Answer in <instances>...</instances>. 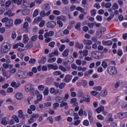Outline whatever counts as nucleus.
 I'll list each match as a JSON object with an SVG mask.
<instances>
[{"label": "nucleus", "instance_id": "nucleus-1", "mask_svg": "<svg viewBox=\"0 0 127 127\" xmlns=\"http://www.w3.org/2000/svg\"><path fill=\"white\" fill-rule=\"evenodd\" d=\"M25 90L26 92H30L31 95L34 96L35 94H38V90H36L33 88V86L31 84H28L25 86Z\"/></svg>", "mask_w": 127, "mask_h": 127}, {"label": "nucleus", "instance_id": "nucleus-2", "mask_svg": "<svg viewBox=\"0 0 127 127\" xmlns=\"http://www.w3.org/2000/svg\"><path fill=\"white\" fill-rule=\"evenodd\" d=\"M2 23H5V26L7 29L10 28L13 24V19H9L8 17H5L1 20Z\"/></svg>", "mask_w": 127, "mask_h": 127}, {"label": "nucleus", "instance_id": "nucleus-3", "mask_svg": "<svg viewBox=\"0 0 127 127\" xmlns=\"http://www.w3.org/2000/svg\"><path fill=\"white\" fill-rule=\"evenodd\" d=\"M10 50V44L5 42L3 44L1 51L4 54H7Z\"/></svg>", "mask_w": 127, "mask_h": 127}, {"label": "nucleus", "instance_id": "nucleus-4", "mask_svg": "<svg viewBox=\"0 0 127 127\" xmlns=\"http://www.w3.org/2000/svg\"><path fill=\"white\" fill-rule=\"evenodd\" d=\"M101 55L102 53L99 51H94L91 53V56L95 59H101Z\"/></svg>", "mask_w": 127, "mask_h": 127}, {"label": "nucleus", "instance_id": "nucleus-5", "mask_svg": "<svg viewBox=\"0 0 127 127\" xmlns=\"http://www.w3.org/2000/svg\"><path fill=\"white\" fill-rule=\"evenodd\" d=\"M108 72L110 75H116L118 73L117 68L114 66H110L108 68Z\"/></svg>", "mask_w": 127, "mask_h": 127}, {"label": "nucleus", "instance_id": "nucleus-6", "mask_svg": "<svg viewBox=\"0 0 127 127\" xmlns=\"http://www.w3.org/2000/svg\"><path fill=\"white\" fill-rule=\"evenodd\" d=\"M46 25L48 28H54L56 26V22L53 21H49L47 23Z\"/></svg>", "mask_w": 127, "mask_h": 127}, {"label": "nucleus", "instance_id": "nucleus-7", "mask_svg": "<svg viewBox=\"0 0 127 127\" xmlns=\"http://www.w3.org/2000/svg\"><path fill=\"white\" fill-rule=\"evenodd\" d=\"M15 14L14 13L12 12V10L10 9L7 10L4 13V15H7L8 17H11V16H13Z\"/></svg>", "mask_w": 127, "mask_h": 127}, {"label": "nucleus", "instance_id": "nucleus-8", "mask_svg": "<svg viewBox=\"0 0 127 127\" xmlns=\"http://www.w3.org/2000/svg\"><path fill=\"white\" fill-rule=\"evenodd\" d=\"M117 117L121 120H123V119H125V118H127V112L123 113H119L117 114Z\"/></svg>", "mask_w": 127, "mask_h": 127}, {"label": "nucleus", "instance_id": "nucleus-9", "mask_svg": "<svg viewBox=\"0 0 127 127\" xmlns=\"http://www.w3.org/2000/svg\"><path fill=\"white\" fill-rule=\"evenodd\" d=\"M29 41V37H28V35L27 34H24L23 35V40L22 42L24 44H26L27 42Z\"/></svg>", "mask_w": 127, "mask_h": 127}, {"label": "nucleus", "instance_id": "nucleus-10", "mask_svg": "<svg viewBox=\"0 0 127 127\" xmlns=\"http://www.w3.org/2000/svg\"><path fill=\"white\" fill-rule=\"evenodd\" d=\"M28 26H29V24L27 22H25L23 26V28L25 33H28Z\"/></svg>", "mask_w": 127, "mask_h": 127}, {"label": "nucleus", "instance_id": "nucleus-11", "mask_svg": "<svg viewBox=\"0 0 127 127\" xmlns=\"http://www.w3.org/2000/svg\"><path fill=\"white\" fill-rule=\"evenodd\" d=\"M21 47V48H23L24 47V44L22 43H18L13 46V49H17L18 47Z\"/></svg>", "mask_w": 127, "mask_h": 127}, {"label": "nucleus", "instance_id": "nucleus-12", "mask_svg": "<svg viewBox=\"0 0 127 127\" xmlns=\"http://www.w3.org/2000/svg\"><path fill=\"white\" fill-rule=\"evenodd\" d=\"M72 80V75L70 74H67L64 77V81L66 83H69Z\"/></svg>", "mask_w": 127, "mask_h": 127}, {"label": "nucleus", "instance_id": "nucleus-13", "mask_svg": "<svg viewBox=\"0 0 127 127\" xmlns=\"http://www.w3.org/2000/svg\"><path fill=\"white\" fill-rule=\"evenodd\" d=\"M37 110L38 112H44L45 111V106L43 104H40Z\"/></svg>", "mask_w": 127, "mask_h": 127}, {"label": "nucleus", "instance_id": "nucleus-14", "mask_svg": "<svg viewBox=\"0 0 127 127\" xmlns=\"http://www.w3.org/2000/svg\"><path fill=\"white\" fill-rule=\"evenodd\" d=\"M58 55H59V52H58V50H56L54 52H53L52 53H51L49 56L51 58L52 57H57Z\"/></svg>", "mask_w": 127, "mask_h": 127}, {"label": "nucleus", "instance_id": "nucleus-15", "mask_svg": "<svg viewBox=\"0 0 127 127\" xmlns=\"http://www.w3.org/2000/svg\"><path fill=\"white\" fill-rule=\"evenodd\" d=\"M102 44L103 45L105 46L106 45L107 46H111L113 45V42L111 40H108V41H102Z\"/></svg>", "mask_w": 127, "mask_h": 127}, {"label": "nucleus", "instance_id": "nucleus-16", "mask_svg": "<svg viewBox=\"0 0 127 127\" xmlns=\"http://www.w3.org/2000/svg\"><path fill=\"white\" fill-rule=\"evenodd\" d=\"M83 99H84V101L86 103H90L91 102V97L88 94H85L83 96Z\"/></svg>", "mask_w": 127, "mask_h": 127}, {"label": "nucleus", "instance_id": "nucleus-17", "mask_svg": "<svg viewBox=\"0 0 127 127\" xmlns=\"http://www.w3.org/2000/svg\"><path fill=\"white\" fill-rule=\"evenodd\" d=\"M10 85L15 89H17L20 86V83H16V82L13 81L11 83Z\"/></svg>", "mask_w": 127, "mask_h": 127}, {"label": "nucleus", "instance_id": "nucleus-18", "mask_svg": "<svg viewBox=\"0 0 127 127\" xmlns=\"http://www.w3.org/2000/svg\"><path fill=\"white\" fill-rule=\"evenodd\" d=\"M18 117L20 119H22V120H24L25 119V117H24V115L23 114V112L22 111V110H20L18 111Z\"/></svg>", "mask_w": 127, "mask_h": 127}, {"label": "nucleus", "instance_id": "nucleus-19", "mask_svg": "<svg viewBox=\"0 0 127 127\" xmlns=\"http://www.w3.org/2000/svg\"><path fill=\"white\" fill-rule=\"evenodd\" d=\"M75 46L76 48L79 49V50H81L82 48H84V45H83V44H80V43L78 42L75 43Z\"/></svg>", "mask_w": 127, "mask_h": 127}, {"label": "nucleus", "instance_id": "nucleus-20", "mask_svg": "<svg viewBox=\"0 0 127 127\" xmlns=\"http://www.w3.org/2000/svg\"><path fill=\"white\" fill-rule=\"evenodd\" d=\"M88 120L90 122V123H92L94 122V120L93 119V113L92 112H89L88 113Z\"/></svg>", "mask_w": 127, "mask_h": 127}, {"label": "nucleus", "instance_id": "nucleus-21", "mask_svg": "<svg viewBox=\"0 0 127 127\" xmlns=\"http://www.w3.org/2000/svg\"><path fill=\"white\" fill-rule=\"evenodd\" d=\"M15 98L17 100H21L23 97L22 93L20 92H18L15 94Z\"/></svg>", "mask_w": 127, "mask_h": 127}, {"label": "nucleus", "instance_id": "nucleus-22", "mask_svg": "<svg viewBox=\"0 0 127 127\" xmlns=\"http://www.w3.org/2000/svg\"><path fill=\"white\" fill-rule=\"evenodd\" d=\"M93 70L92 69H89L88 71H86L84 73V76L85 77H89L90 75H92L93 74Z\"/></svg>", "mask_w": 127, "mask_h": 127}, {"label": "nucleus", "instance_id": "nucleus-23", "mask_svg": "<svg viewBox=\"0 0 127 127\" xmlns=\"http://www.w3.org/2000/svg\"><path fill=\"white\" fill-rule=\"evenodd\" d=\"M30 13V10L28 9L25 8L22 11V14L23 15H28Z\"/></svg>", "mask_w": 127, "mask_h": 127}, {"label": "nucleus", "instance_id": "nucleus-24", "mask_svg": "<svg viewBox=\"0 0 127 127\" xmlns=\"http://www.w3.org/2000/svg\"><path fill=\"white\" fill-rule=\"evenodd\" d=\"M51 94H55L57 95L59 93V89L56 90L54 88H51L50 91Z\"/></svg>", "mask_w": 127, "mask_h": 127}, {"label": "nucleus", "instance_id": "nucleus-25", "mask_svg": "<svg viewBox=\"0 0 127 127\" xmlns=\"http://www.w3.org/2000/svg\"><path fill=\"white\" fill-rule=\"evenodd\" d=\"M74 62V59L72 57H69L67 58V61L65 64V65H67V64H71V63H73Z\"/></svg>", "mask_w": 127, "mask_h": 127}, {"label": "nucleus", "instance_id": "nucleus-26", "mask_svg": "<svg viewBox=\"0 0 127 127\" xmlns=\"http://www.w3.org/2000/svg\"><path fill=\"white\" fill-rule=\"evenodd\" d=\"M41 20H42V17H36L34 20L33 24H36V23H38L40 21H41Z\"/></svg>", "mask_w": 127, "mask_h": 127}, {"label": "nucleus", "instance_id": "nucleus-27", "mask_svg": "<svg viewBox=\"0 0 127 127\" xmlns=\"http://www.w3.org/2000/svg\"><path fill=\"white\" fill-rule=\"evenodd\" d=\"M83 43L84 45H92L93 42L91 40H83Z\"/></svg>", "mask_w": 127, "mask_h": 127}, {"label": "nucleus", "instance_id": "nucleus-28", "mask_svg": "<svg viewBox=\"0 0 127 127\" xmlns=\"http://www.w3.org/2000/svg\"><path fill=\"white\" fill-rule=\"evenodd\" d=\"M58 19H59V20H62V21H64V22H65L67 20V18L65 16H59L57 17Z\"/></svg>", "mask_w": 127, "mask_h": 127}, {"label": "nucleus", "instance_id": "nucleus-29", "mask_svg": "<svg viewBox=\"0 0 127 127\" xmlns=\"http://www.w3.org/2000/svg\"><path fill=\"white\" fill-rule=\"evenodd\" d=\"M33 47V43L32 42H29L28 44H27L25 48L26 49H30Z\"/></svg>", "mask_w": 127, "mask_h": 127}, {"label": "nucleus", "instance_id": "nucleus-30", "mask_svg": "<svg viewBox=\"0 0 127 127\" xmlns=\"http://www.w3.org/2000/svg\"><path fill=\"white\" fill-rule=\"evenodd\" d=\"M104 106H100L96 109V112L97 114H100V113H102V112H104Z\"/></svg>", "mask_w": 127, "mask_h": 127}, {"label": "nucleus", "instance_id": "nucleus-31", "mask_svg": "<svg viewBox=\"0 0 127 127\" xmlns=\"http://www.w3.org/2000/svg\"><path fill=\"white\" fill-rule=\"evenodd\" d=\"M60 107L61 108H63V107H65V110H67L68 109V103L67 102H62L61 104L60 105Z\"/></svg>", "mask_w": 127, "mask_h": 127}, {"label": "nucleus", "instance_id": "nucleus-32", "mask_svg": "<svg viewBox=\"0 0 127 127\" xmlns=\"http://www.w3.org/2000/svg\"><path fill=\"white\" fill-rule=\"evenodd\" d=\"M69 50L68 49H65L63 53V57H67L69 55Z\"/></svg>", "mask_w": 127, "mask_h": 127}, {"label": "nucleus", "instance_id": "nucleus-33", "mask_svg": "<svg viewBox=\"0 0 127 127\" xmlns=\"http://www.w3.org/2000/svg\"><path fill=\"white\" fill-rule=\"evenodd\" d=\"M84 96H85V95H84V92H83V90L81 89L79 90L77 92V96L79 97H82L83 98Z\"/></svg>", "mask_w": 127, "mask_h": 127}, {"label": "nucleus", "instance_id": "nucleus-34", "mask_svg": "<svg viewBox=\"0 0 127 127\" xmlns=\"http://www.w3.org/2000/svg\"><path fill=\"white\" fill-rule=\"evenodd\" d=\"M55 100L56 102H58V103H62V102H63V98L60 97V96L56 97Z\"/></svg>", "mask_w": 127, "mask_h": 127}, {"label": "nucleus", "instance_id": "nucleus-35", "mask_svg": "<svg viewBox=\"0 0 127 127\" xmlns=\"http://www.w3.org/2000/svg\"><path fill=\"white\" fill-rule=\"evenodd\" d=\"M12 1L13 3H16L18 5H20L22 3V0H12Z\"/></svg>", "mask_w": 127, "mask_h": 127}, {"label": "nucleus", "instance_id": "nucleus-36", "mask_svg": "<svg viewBox=\"0 0 127 127\" xmlns=\"http://www.w3.org/2000/svg\"><path fill=\"white\" fill-rule=\"evenodd\" d=\"M102 87L101 86H95L93 87V90L97 91V92H101L102 91Z\"/></svg>", "mask_w": 127, "mask_h": 127}, {"label": "nucleus", "instance_id": "nucleus-37", "mask_svg": "<svg viewBox=\"0 0 127 127\" xmlns=\"http://www.w3.org/2000/svg\"><path fill=\"white\" fill-rule=\"evenodd\" d=\"M23 5L24 7H29V2H27V0H23Z\"/></svg>", "mask_w": 127, "mask_h": 127}, {"label": "nucleus", "instance_id": "nucleus-38", "mask_svg": "<svg viewBox=\"0 0 127 127\" xmlns=\"http://www.w3.org/2000/svg\"><path fill=\"white\" fill-rule=\"evenodd\" d=\"M22 71H18L16 73V76L19 78V79H22Z\"/></svg>", "mask_w": 127, "mask_h": 127}, {"label": "nucleus", "instance_id": "nucleus-39", "mask_svg": "<svg viewBox=\"0 0 127 127\" xmlns=\"http://www.w3.org/2000/svg\"><path fill=\"white\" fill-rule=\"evenodd\" d=\"M53 81H54V79L53 77H48L46 78V82H48L49 84L52 83Z\"/></svg>", "mask_w": 127, "mask_h": 127}, {"label": "nucleus", "instance_id": "nucleus-40", "mask_svg": "<svg viewBox=\"0 0 127 127\" xmlns=\"http://www.w3.org/2000/svg\"><path fill=\"white\" fill-rule=\"evenodd\" d=\"M35 94L36 95H37V99L38 100V101H41V100H42L43 99L42 95L39 94V91H38V93Z\"/></svg>", "mask_w": 127, "mask_h": 127}, {"label": "nucleus", "instance_id": "nucleus-41", "mask_svg": "<svg viewBox=\"0 0 127 127\" xmlns=\"http://www.w3.org/2000/svg\"><path fill=\"white\" fill-rule=\"evenodd\" d=\"M112 9L114 10H116V9H119V4H118L117 3H114L113 5L112 6Z\"/></svg>", "mask_w": 127, "mask_h": 127}, {"label": "nucleus", "instance_id": "nucleus-42", "mask_svg": "<svg viewBox=\"0 0 127 127\" xmlns=\"http://www.w3.org/2000/svg\"><path fill=\"white\" fill-rule=\"evenodd\" d=\"M39 117V115H38V114H33L31 116V118L33 119V120L34 121V120H35V119H37V118Z\"/></svg>", "mask_w": 127, "mask_h": 127}, {"label": "nucleus", "instance_id": "nucleus-43", "mask_svg": "<svg viewBox=\"0 0 127 127\" xmlns=\"http://www.w3.org/2000/svg\"><path fill=\"white\" fill-rule=\"evenodd\" d=\"M53 74L55 76H59L60 75H61V74H62V72H61V71H59V70H57V71H54L53 73Z\"/></svg>", "mask_w": 127, "mask_h": 127}, {"label": "nucleus", "instance_id": "nucleus-44", "mask_svg": "<svg viewBox=\"0 0 127 127\" xmlns=\"http://www.w3.org/2000/svg\"><path fill=\"white\" fill-rule=\"evenodd\" d=\"M77 102V99L72 98L70 101V103L71 104H74L75 106H78V103H76Z\"/></svg>", "mask_w": 127, "mask_h": 127}, {"label": "nucleus", "instance_id": "nucleus-45", "mask_svg": "<svg viewBox=\"0 0 127 127\" xmlns=\"http://www.w3.org/2000/svg\"><path fill=\"white\" fill-rule=\"evenodd\" d=\"M55 61H56V58H50L48 60V62L49 63H54Z\"/></svg>", "mask_w": 127, "mask_h": 127}, {"label": "nucleus", "instance_id": "nucleus-46", "mask_svg": "<svg viewBox=\"0 0 127 127\" xmlns=\"http://www.w3.org/2000/svg\"><path fill=\"white\" fill-rule=\"evenodd\" d=\"M12 118L15 122L17 123V124H18V123H19V119H18V117H17V116L13 115Z\"/></svg>", "mask_w": 127, "mask_h": 127}, {"label": "nucleus", "instance_id": "nucleus-47", "mask_svg": "<svg viewBox=\"0 0 127 127\" xmlns=\"http://www.w3.org/2000/svg\"><path fill=\"white\" fill-rule=\"evenodd\" d=\"M47 120H48V121H49L50 124H51V125H53V124L54 123V119L53 118H52V117H48L47 118Z\"/></svg>", "mask_w": 127, "mask_h": 127}, {"label": "nucleus", "instance_id": "nucleus-48", "mask_svg": "<svg viewBox=\"0 0 127 127\" xmlns=\"http://www.w3.org/2000/svg\"><path fill=\"white\" fill-rule=\"evenodd\" d=\"M43 94L45 96H47L49 94V89L48 87L45 89Z\"/></svg>", "mask_w": 127, "mask_h": 127}, {"label": "nucleus", "instance_id": "nucleus-49", "mask_svg": "<svg viewBox=\"0 0 127 127\" xmlns=\"http://www.w3.org/2000/svg\"><path fill=\"white\" fill-rule=\"evenodd\" d=\"M22 79H25V78H27V71H22Z\"/></svg>", "mask_w": 127, "mask_h": 127}, {"label": "nucleus", "instance_id": "nucleus-50", "mask_svg": "<svg viewBox=\"0 0 127 127\" xmlns=\"http://www.w3.org/2000/svg\"><path fill=\"white\" fill-rule=\"evenodd\" d=\"M88 51L87 50H84L82 51V55L83 56H84V57H86V56H88V54H89L88 53Z\"/></svg>", "mask_w": 127, "mask_h": 127}, {"label": "nucleus", "instance_id": "nucleus-51", "mask_svg": "<svg viewBox=\"0 0 127 127\" xmlns=\"http://www.w3.org/2000/svg\"><path fill=\"white\" fill-rule=\"evenodd\" d=\"M121 107L122 109H127V103H126L125 102H122L121 104Z\"/></svg>", "mask_w": 127, "mask_h": 127}, {"label": "nucleus", "instance_id": "nucleus-52", "mask_svg": "<svg viewBox=\"0 0 127 127\" xmlns=\"http://www.w3.org/2000/svg\"><path fill=\"white\" fill-rule=\"evenodd\" d=\"M83 126H85V127H89V121L88 120H84L83 122Z\"/></svg>", "mask_w": 127, "mask_h": 127}, {"label": "nucleus", "instance_id": "nucleus-53", "mask_svg": "<svg viewBox=\"0 0 127 127\" xmlns=\"http://www.w3.org/2000/svg\"><path fill=\"white\" fill-rule=\"evenodd\" d=\"M76 10L80 11V12H84L85 11V9L81 7L78 6L76 8Z\"/></svg>", "mask_w": 127, "mask_h": 127}, {"label": "nucleus", "instance_id": "nucleus-54", "mask_svg": "<svg viewBox=\"0 0 127 127\" xmlns=\"http://www.w3.org/2000/svg\"><path fill=\"white\" fill-rule=\"evenodd\" d=\"M52 105V103L50 102H46L44 104V106L46 107L47 108H49V107H51Z\"/></svg>", "mask_w": 127, "mask_h": 127}, {"label": "nucleus", "instance_id": "nucleus-55", "mask_svg": "<svg viewBox=\"0 0 127 127\" xmlns=\"http://www.w3.org/2000/svg\"><path fill=\"white\" fill-rule=\"evenodd\" d=\"M38 36L37 35H33L31 38V41L34 42L36 41V39H37Z\"/></svg>", "mask_w": 127, "mask_h": 127}, {"label": "nucleus", "instance_id": "nucleus-56", "mask_svg": "<svg viewBox=\"0 0 127 127\" xmlns=\"http://www.w3.org/2000/svg\"><path fill=\"white\" fill-rule=\"evenodd\" d=\"M20 23H21V20L20 19H17L14 21V24H15V25L20 24Z\"/></svg>", "mask_w": 127, "mask_h": 127}, {"label": "nucleus", "instance_id": "nucleus-57", "mask_svg": "<svg viewBox=\"0 0 127 127\" xmlns=\"http://www.w3.org/2000/svg\"><path fill=\"white\" fill-rule=\"evenodd\" d=\"M75 29H76L77 30H80V28H81V25L80 23H77L74 26Z\"/></svg>", "mask_w": 127, "mask_h": 127}, {"label": "nucleus", "instance_id": "nucleus-58", "mask_svg": "<svg viewBox=\"0 0 127 127\" xmlns=\"http://www.w3.org/2000/svg\"><path fill=\"white\" fill-rule=\"evenodd\" d=\"M65 86H66V83H65V82H62L60 84L59 88L60 89H64Z\"/></svg>", "mask_w": 127, "mask_h": 127}, {"label": "nucleus", "instance_id": "nucleus-59", "mask_svg": "<svg viewBox=\"0 0 127 127\" xmlns=\"http://www.w3.org/2000/svg\"><path fill=\"white\" fill-rule=\"evenodd\" d=\"M59 69L63 72H65L66 71H67V69L63 65H60Z\"/></svg>", "mask_w": 127, "mask_h": 127}, {"label": "nucleus", "instance_id": "nucleus-60", "mask_svg": "<svg viewBox=\"0 0 127 127\" xmlns=\"http://www.w3.org/2000/svg\"><path fill=\"white\" fill-rule=\"evenodd\" d=\"M38 89L39 91H43L45 89V86L43 85H40L38 87Z\"/></svg>", "mask_w": 127, "mask_h": 127}, {"label": "nucleus", "instance_id": "nucleus-61", "mask_svg": "<svg viewBox=\"0 0 127 127\" xmlns=\"http://www.w3.org/2000/svg\"><path fill=\"white\" fill-rule=\"evenodd\" d=\"M11 37L12 39H15L16 38V32L15 31H13L12 32Z\"/></svg>", "mask_w": 127, "mask_h": 127}, {"label": "nucleus", "instance_id": "nucleus-62", "mask_svg": "<svg viewBox=\"0 0 127 127\" xmlns=\"http://www.w3.org/2000/svg\"><path fill=\"white\" fill-rule=\"evenodd\" d=\"M45 21L42 20L39 25V27H43V26L45 25Z\"/></svg>", "mask_w": 127, "mask_h": 127}, {"label": "nucleus", "instance_id": "nucleus-63", "mask_svg": "<svg viewBox=\"0 0 127 127\" xmlns=\"http://www.w3.org/2000/svg\"><path fill=\"white\" fill-rule=\"evenodd\" d=\"M53 13L55 15H60V11L58 10H54L53 11Z\"/></svg>", "mask_w": 127, "mask_h": 127}, {"label": "nucleus", "instance_id": "nucleus-64", "mask_svg": "<svg viewBox=\"0 0 127 127\" xmlns=\"http://www.w3.org/2000/svg\"><path fill=\"white\" fill-rule=\"evenodd\" d=\"M64 49H65V45H62L61 47L59 48V51L60 52H63V51H64Z\"/></svg>", "mask_w": 127, "mask_h": 127}]
</instances>
